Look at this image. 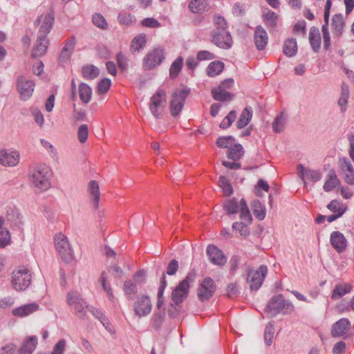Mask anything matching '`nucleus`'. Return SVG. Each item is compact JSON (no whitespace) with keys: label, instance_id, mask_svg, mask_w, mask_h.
<instances>
[{"label":"nucleus","instance_id":"1","mask_svg":"<svg viewBox=\"0 0 354 354\" xmlns=\"http://www.w3.org/2000/svg\"><path fill=\"white\" fill-rule=\"evenodd\" d=\"M51 174V170L46 165H37L30 171V180L35 187L44 191L50 187Z\"/></svg>","mask_w":354,"mask_h":354},{"label":"nucleus","instance_id":"2","mask_svg":"<svg viewBox=\"0 0 354 354\" xmlns=\"http://www.w3.org/2000/svg\"><path fill=\"white\" fill-rule=\"evenodd\" d=\"M294 310L293 304L288 300H286L281 294L272 297L266 308V311L270 313L272 317L279 313L289 315Z\"/></svg>","mask_w":354,"mask_h":354},{"label":"nucleus","instance_id":"3","mask_svg":"<svg viewBox=\"0 0 354 354\" xmlns=\"http://www.w3.org/2000/svg\"><path fill=\"white\" fill-rule=\"evenodd\" d=\"M223 208L227 215L236 214L239 212L241 220L248 223H251L252 221L250 212L244 198H241L239 202L236 198L227 200L223 203Z\"/></svg>","mask_w":354,"mask_h":354},{"label":"nucleus","instance_id":"4","mask_svg":"<svg viewBox=\"0 0 354 354\" xmlns=\"http://www.w3.org/2000/svg\"><path fill=\"white\" fill-rule=\"evenodd\" d=\"M196 274L195 271L189 272L171 292V299L176 304H181L189 294V283L194 281Z\"/></svg>","mask_w":354,"mask_h":354},{"label":"nucleus","instance_id":"5","mask_svg":"<svg viewBox=\"0 0 354 354\" xmlns=\"http://www.w3.org/2000/svg\"><path fill=\"white\" fill-rule=\"evenodd\" d=\"M54 241L61 259L66 263H71L74 259V253L68 238L62 233H58L55 234Z\"/></svg>","mask_w":354,"mask_h":354},{"label":"nucleus","instance_id":"6","mask_svg":"<svg viewBox=\"0 0 354 354\" xmlns=\"http://www.w3.org/2000/svg\"><path fill=\"white\" fill-rule=\"evenodd\" d=\"M31 281L32 274L25 267H21L12 272L11 283L12 288L17 291H24L27 289L30 285Z\"/></svg>","mask_w":354,"mask_h":354},{"label":"nucleus","instance_id":"7","mask_svg":"<svg viewBox=\"0 0 354 354\" xmlns=\"http://www.w3.org/2000/svg\"><path fill=\"white\" fill-rule=\"evenodd\" d=\"M191 89L187 86H183L180 88H177L171 95V100L170 102V112L173 117H177L180 115L185 100L189 95Z\"/></svg>","mask_w":354,"mask_h":354},{"label":"nucleus","instance_id":"8","mask_svg":"<svg viewBox=\"0 0 354 354\" xmlns=\"http://www.w3.org/2000/svg\"><path fill=\"white\" fill-rule=\"evenodd\" d=\"M167 102L166 92L161 88L156 91L151 98L149 103V110L151 114L156 118H162Z\"/></svg>","mask_w":354,"mask_h":354},{"label":"nucleus","instance_id":"9","mask_svg":"<svg viewBox=\"0 0 354 354\" xmlns=\"http://www.w3.org/2000/svg\"><path fill=\"white\" fill-rule=\"evenodd\" d=\"M268 268L261 265L257 270H250L248 272L247 283L251 290L257 291L262 286L267 275Z\"/></svg>","mask_w":354,"mask_h":354},{"label":"nucleus","instance_id":"10","mask_svg":"<svg viewBox=\"0 0 354 354\" xmlns=\"http://www.w3.org/2000/svg\"><path fill=\"white\" fill-rule=\"evenodd\" d=\"M16 87L20 99L26 101L32 95L35 89V82L24 75H21L17 77Z\"/></svg>","mask_w":354,"mask_h":354},{"label":"nucleus","instance_id":"11","mask_svg":"<svg viewBox=\"0 0 354 354\" xmlns=\"http://www.w3.org/2000/svg\"><path fill=\"white\" fill-rule=\"evenodd\" d=\"M152 303L150 297L146 295H140L136 297L133 304V311L138 317L149 315L152 310Z\"/></svg>","mask_w":354,"mask_h":354},{"label":"nucleus","instance_id":"12","mask_svg":"<svg viewBox=\"0 0 354 354\" xmlns=\"http://www.w3.org/2000/svg\"><path fill=\"white\" fill-rule=\"evenodd\" d=\"M165 59L164 50L160 48L153 49L143 58V68L151 70L159 66Z\"/></svg>","mask_w":354,"mask_h":354},{"label":"nucleus","instance_id":"13","mask_svg":"<svg viewBox=\"0 0 354 354\" xmlns=\"http://www.w3.org/2000/svg\"><path fill=\"white\" fill-rule=\"evenodd\" d=\"M216 290V286L214 281L210 277H206L199 285L197 297L201 301H207L213 296Z\"/></svg>","mask_w":354,"mask_h":354},{"label":"nucleus","instance_id":"14","mask_svg":"<svg viewBox=\"0 0 354 354\" xmlns=\"http://www.w3.org/2000/svg\"><path fill=\"white\" fill-rule=\"evenodd\" d=\"M211 41L217 47L222 49H230L233 44V39L228 30L212 31Z\"/></svg>","mask_w":354,"mask_h":354},{"label":"nucleus","instance_id":"15","mask_svg":"<svg viewBox=\"0 0 354 354\" xmlns=\"http://www.w3.org/2000/svg\"><path fill=\"white\" fill-rule=\"evenodd\" d=\"M206 253L209 261L214 265L223 266L227 262V257L223 252L214 245H209Z\"/></svg>","mask_w":354,"mask_h":354},{"label":"nucleus","instance_id":"16","mask_svg":"<svg viewBox=\"0 0 354 354\" xmlns=\"http://www.w3.org/2000/svg\"><path fill=\"white\" fill-rule=\"evenodd\" d=\"M42 17H44V19L37 32V35L41 37H46L48 34L50 32L54 24L55 14L53 10L51 9L50 12H48L44 16H40L37 19V21H39Z\"/></svg>","mask_w":354,"mask_h":354},{"label":"nucleus","instance_id":"17","mask_svg":"<svg viewBox=\"0 0 354 354\" xmlns=\"http://www.w3.org/2000/svg\"><path fill=\"white\" fill-rule=\"evenodd\" d=\"M19 153L17 151L0 150V164L5 167L16 166L19 162Z\"/></svg>","mask_w":354,"mask_h":354},{"label":"nucleus","instance_id":"18","mask_svg":"<svg viewBox=\"0 0 354 354\" xmlns=\"http://www.w3.org/2000/svg\"><path fill=\"white\" fill-rule=\"evenodd\" d=\"M330 243L338 253L344 252L347 248V241L344 235L339 231H334L330 234Z\"/></svg>","mask_w":354,"mask_h":354},{"label":"nucleus","instance_id":"19","mask_svg":"<svg viewBox=\"0 0 354 354\" xmlns=\"http://www.w3.org/2000/svg\"><path fill=\"white\" fill-rule=\"evenodd\" d=\"M351 323L346 318H342L333 324L331 329V335L333 337H339L345 335L350 329Z\"/></svg>","mask_w":354,"mask_h":354},{"label":"nucleus","instance_id":"20","mask_svg":"<svg viewBox=\"0 0 354 354\" xmlns=\"http://www.w3.org/2000/svg\"><path fill=\"white\" fill-rule=\"evenodd\" d=\"M254 40L255 46L259 50H262L266 48L268 41V36L267 32L261 26L256 27Z\"/></svg>","mask_w":354,"mask_h":354},{"label":"nucleus","instance_id":"21","mask_svg":"<svg viewBox=\"0 0 354 354\" xmlns=\"http://www.w3.org/2000/svg\"><path fill=\"white\" fill-rule=\"evenodd\" d=\"M39 305L37 303H30L22 305L12 310V315L15 317H24L39 310Z\"/></svg>","mask_w":354,"mask_h":354},{"label":"nucleus","instance_id":"22","mask_svg":"<svg viewBox=\"0 0 354 354\" xmlns=\"http://www.w3.org/2000/svg\"><path fill=\"white\" fill-rule=\"evenodd\" d=\"M49 45V41L46 37L37 35L36 46L33 48L31 56L32 57H39L44 55Z\"/></svg>","mask_w":354,"mask_h":354},{"label":"nucleus","instance_id":"23","mask_svg":"<svg viewBox=\"0 0 354 354\" xmlns=\"http://www.w3.org/2000/svg\"><path fill=\"white\" fill-rule=\"evenodd\" d=\"M345 22L343 15L341 13L335 14L332 17L331 28L334 36L340 37L344 31Z\"/></svg>","mask_w":354,"mask_h":354},{"label":"nucleus","instance_id":"24","mask_svg":"<svg viewBox=\"0 0 354 354\" xmlns=\"http://www.w3.org/2000/svg\"><path fill=\"white\" fill-rule=\"evenodd\" d=\"M37 345L36 336H29L22 343L18 351V354H32Z\"/></svg>","mask_w":354,"mask_h":354},{"label":"nucleus","instance_id":"25","mask_svg":"<svg viewBox=\"0 0 354 354\" xmlns=\"http://www.w3.org/2000/svg\"><path fill=\"white\" fill-rule=\"evenodd\" d=\"M309 41L313 50L317 53L320 49L321 36L319 29L315 26H313L310 29Z\"/></svg>","mask_w":354,"mask_h":354},{"label":"nucleus","instance_id":"26","mask_svg":"<svg viewBox=\"0 0 354 354\" xmlns=\"http://www.w3.org/2000/svg\"><path fill=\"white\" fill-rule=\"evenodd\" d=\"M253 115V110L251 106H246L241 112L236 122V127L239 129L245 127L250 122Z\"/></svg>","mask_w":354,"mask_h":354},{"label":"nucleus","instance_id":"27","mask_svg":"<svg viewBox=\"0 0 354 354\" xmlns=\"http://www.w3.org/2000/svg\"><path fill=\"white\" fill-rule=\"evenodd\" d=\"M80 99L84 104H88L92 97V88L86 83L82 82L78 87Z\"/></svg>","mask_w":354,"mask_h":354},{"label":"nucleus","instance_id":"28","mask_svg":"<svg viewBox=\"0 0 354 354\" xmlns=\"http://www.w3.org/2000/svg\"><path fill=\"white\" fill-rule=\"evenodd\" d=\"M352 287L348 283L337 284L331 294V299L333 300L339 299L347 293L350 292Z\"/></svg>","mask_w":354,"mask_h":354},{"label":"nucleus","instance_id":"29","mask_svg":"<svg viewBox=\"0 0 354 354\" xmlns=\"http://www.w3.org/2000/svg\"><path fill=\"white\" fill-rule=\"evenodd\" d=\"M88 192L93 197V203L95 209H97L100 202V187L97 181L93 180L88 183Z\"/></svg>","mask_w":354,"mask_h":354},{"label":"nucleus","instance_id":"30","mask_svg":"<svg viewBox=\"0 0 354 354\" xmlns=\"http://www.w3.org/2000/svg\"><path fill=\"white\" fill-rule=\"evenodd\" d=\"M212 95L214 100L219 102L231 101L234 97V94L218 88H213Z\"/></svg>","mask_w":354,"mask_h":354},{"label":"nucleus","instance_id":"31","mask_svg":"<svg viewBox=\"0 0 354 354\" xmlns=\"http://www.w3.org/2000/svg\"><path fill=\"white\" fill-rule=\"evenodd\" d=\"M6 220L13 225H18L21 223V216L19 210L15 207L9 206L6 210Z\"/></svg>","mask_w":354,"mask_h":354},{"label":"nucleus","instance_id":"32","mask_svg":"<svg viewBox=\"0 0 354 354\" xmlns=\"http://www.w3.org/2000/svg\"><path fill=\"white\" fill-rule=\"evenodd\" d=\"M99 73L98 68L92 64L86 65L82 68V75L86 80H94L99 75Z\"/></svg>","mask_w":354,"mask_h":354},{"label":"nucleus","instance_id":"33","mask_svg":"<svg viewBox=\"0 0 354 354\" xmlns=\"http://www.w3.org/2000/svg\"><path fill=\"white\" fill-rule=\"evenodd\" d=\"M208 0H191L189 8L193 13H201L208 7Z\"/></svg>","mask_w":354,"mask_h":354},{"label":"nucleus","instance_id":"34","mask_svg":"<svg viewBox=\"0 0 354 354\" xmlns=\"http://www.w3.org/2000/svg\"><path fill=\"white\" fill-rule=\"evenodd\" d=\"M283 53L288 57H293L297 52V41L294 38L286 40L283 44Z\"/></svg>","mask_w":354,"mask_h":354},{"label":"nucleus","instance_id":"35","mask_svg":"<svg viewBox=\"0 0 354 354\" xmlns=\"http://www.w3.org/2000/svg\"><path fill=\"white\" fill-rule=\"evenodd\" d=\"M224 66V63L221 61L212 62L207 68V75L209 77L218 75L223 71Z\"/></svg>","mask_w":354,"mask_h":354},{"label":"nucleus","instance_id":"36","mask_svg":"<svg viewBox=\"0 0 354 354\" xmlns=\"http://www.w3.org/2000/svg\"><path fill=\"white\" fill-rule=\"evenodd\" d=\"M244 154V150L241 144H234L228 149L227 158L234 161L239 160Z\"/></svg>","mask_w":354,"mask_h":354},{"label":"nucleus","instance_id":"37","mask_svg":"<svg viewBox=\"0 0 354 354\" xmlns=\"http://www.w3.org/2000/svg\"><path fill=\"white\" fill-rule=\"evenodd\" d=\"M88 310L96 319H97L101 322V324L106 330H109L110 322L108 318L100 309L93 306H90Z\"/></svg>","mask_w":354,"mask_h":354},{"label":"nucleus","instance_id":"38","mask_svg":"<svg viewBox=\"0 0 354 354\" xmlns=\"http://www.w3.org/2000/svg\"><path fill=\"white\" fill-rule=\"evenodd\" d=\"M183 64L182 57H177L171 64L169 68V76L171 79H175L180 72Z\"/></svg>","mask_w":354,"mask_h":354},{"label":"nucleus","instance_id":"39","mask_svg":"<svg viewBox=\"0 0 354 354\" xmlns=\"http://www.w3.org/2000/svg\"><path fill=\"white\" fill-rule=\"evenodd\" d=\"M235 144V138L232 136H220L216 141V145L221 149H230Z\"/></svg>","mask_w":354,"mask_h":354},{"label":"nucleus","instance_id":"40","mask_svg":"<svg viewBox=\"0 0 354 354\" xmlns=\"http://www.w3.org/2000/svg\"><path fill=\"white\" fill-rule=\"evenodd\" d=\"M339 179L337 178L335 173L334 171H330L328 175V179L326 180L323 188L327 192H330L336 187L339 184Z\"/></svg>","mask_w":354,"mask_h":354},{"label":"nucleus","instance_id":"41","mask_svg":"<svg viewBox=\"0 0 354 354\" xmlns=\"http://www.w3.org/2000/svg\"><path fill=\"white\" fill-rule=\"evenodd\" d=\"M214 28L212 31H223L227 30V24L225 19L219 15L214 16L212 19Z\"/></svg>","mask_w":354,"mask_h":354},{"label":"nucleus","instance_id":"42","mask_svg":"<svg viewBox=\"0 0 354 354\" xmlns=\"http://www.w3.org/2000/svg\"><path fill=\"white\" fill-rule=\"evenodd\" d=\"M147 42L145 34H140L135 37L131 44V48L133 51H139L144 48Z\"/></svg>","mask_w":354,"mask_h":354},{"label":"nucleus","instance_id":"43","mask_svg":"<svg viewBox=\"0 0 354 354\" xmlns=\"http://www.w3.org/2000/svg\"><path fill=\"white\" fill-rule=\"evenodd\" d=\"M254 216L260 221L266 217V207L259 201H256L252 205Z\"/></svg>","mask_w":354,"mask_h":354},{"label":"nucleus","instance_id":"44","mask_svg":"<svg viewBox=\"0 0 354 354\" xmlns=\"http://www.w3.org/2000/svg\"><path fill=\"white\" fill-rule=\"evenodd\" d=\"M218 185L222 189L224 196H228L233 193L232 187L225 176H221L219 177Z\"/></svg>","mask_w":354,"mask_h":354},{"label":"nucleus","instance_id":"45","mask_svg":"<svg viewBox=\"0 0 354 354\" xmlns=\"http://www.w3.org/2000/svg\"><path fill=\"white\" fill-rule=\"evenodd\" d=\"M84 299L77 291H70L66 296V301L68 306L73 308L77 304L81 302Z\"/></svg>","mask_w":354,"mask_h":354},{"label":"nucleus","instance_id":"46","mask_svg":"<svg viewBox=\"0 0 354 354\" xmlns=\"http://www.w3.org/2000/svg\"><path fill=\"white\" fill-rule=\"evenodd\" d=\"M90 306L86 304L85 300H82L81 302L77 304L75 306L73 307L75 314L78 317V318L81 319H86V308L89 310Z\"/></svg>","mask_w":354,"mask_h":354},{"label":"nucleus","instance_id":"47","mask_svg":"<svg viewBox=\"0 0 354 354\" xmlns=\"http://www.w3.org/2000/svg\"><path fill=\"white\" fill-rule=\"evenodd\" d=\"M164 319L165 313L159 311L154 313L151 319V327L156 330H158L161 327Z\"/></svg>","mask_w":354,"mask_h":354},{"label":"nucleus","instance_id":"48","mask_svg":"<svg viewBox=\"0 0 354 354\" xmlns=\"http://www.w3.org/2000/svg\"><path fill=\"white\" fill-rule=\"evenodd\" d=\"M248 222H234L232 224V229L237 231L241 236H246L250 234V230L248 227Z\"/></svg>","mask_w":354,"mask_h":354},{"label":"nucleus","instance_id":"49","mask_svg":"<svg viewBox=\"0 0 354 354\" xmlns=\"http://www.w3.org/2000/svg\"><path fill=\"white\" fill-rule=\"evenodd\" d=\"M138 285L131 279L126 280L124 282V292L128 297L136 295L138 292Z\"/></svg>","mask_w":354,"mask_h":354},{"label":"nucleus","instance_id":"50","mask_svg":"<svg viewBox=\"0 0 354 354\" xmlns=\"http://www.w3.org/2000/svg\"><path fill=\"white\" fill-rule=\"evenodd\" d=\"M274 334V327L272 323H268L264 330V341L268 346L272 343V339Z\"/></svg>","mask_w":354,"mask_h":354},{"label":"nucleus","instance_id":"51","mask_svg":"<svg viewBox=\"0 0 354 354\" xmlns=\"http://www.w3.org/2000/svg\"><path fill=\"white\" fill-rule=\"evenodd\" d=\"M277 18L278 17L277 14L273 11L270 10L264 15V19L266 26L272 29H274L276 27Z\"/></svg>","mask_w":354,"mask_h":354},{"label":"nucleus","instance_id":"52","mask_svg":"<svg viewBox=\"0 0 354 354\" xmlns=\"http://www.w3.org/2000/svg\"><path fill=\"white\" fill-rule=\"evenodd\" d=\"M93 23L95 26L98 28L106 30L108 28V24L104 17L100 13H95L93 15L92 18Z\"/></svg>","mask_w":354,"mask_h":354},{"label":"nucleus","instance_id":"53","mask_svg":"<svg viewBox=\"0 0 354 354\" xmlns=\"http://www.w3.org/2000/svg\"><path fill=\"white\" fill-rule=\"evenodd\" d=\"M327 208L333 212L334 214H339L342 212V215L346 212V208L343 205L337 201L333 200L330 203L328 204Z\"/></svg>","mask_w":354,"mask_h":354},{"label":"nucleus","instance_id":"54","mask_svg":"<svg viewBox=\"0 0 354 354\" xmlns=\"http://www.w3.org/2000/svg\"><path fill=\"white\" fill-rule=\"evenodd\" d=\"M66 342L65 339H62L59 340L54 346L52 352L50 354H64L66 350ZM37 354H49L48 353H37Z\"/></svg>","mask_w":354,"mask_h":354},{"label":"nucleus","instance_id":"55","mask_svg":"<svg viewBox=\"0 0 354 354\" xmlns=\"http://www.w3.org/2000/svg\"><path fill=\"white\" fill-rule=\"evenodd\" d=\"M147 272L140 269L138 270L133 276V281L138 285L141 286L146 282Z\"/></svg>","mask_w":354,"mask_h":354},{"label":"nucleus","instance_id":"56","mask_svg":"<svg viewBox=\"0 0 354 354\" xmlns=\"http://www.w3.org/2000/svg\"><path fill=\"white\" fill-rule=\"evenodd\" d=\"M88 128L87 124H81L78 128L77 138L80 143H84L88 139Z\"/></svg>","mask_w":354,"mask_h":354},{"label":"nucleus","instance_id":"57","mask_svg":"<svg viewBox=\"0 0 354 354\" xmlns=\"http://www.w3.org/2000/svg\"><path fill=\"white\" fill-rule=\"evenodd\" d=\"M285 125V118L282 114L278 115L272 124L273 131L276 133H280L283 130Z\"/></svg>","mask_w":354,"mask_h":354},{"label":"nucleus","instance_id":"58","mask_svg":"<svg viewBox=\"0 0 354 354\" xmlns=\"http://www.w3.org/2000/svg\"><path fill=\"white\" fill-rule=\"evenodd\" d=\"M118 19L120 24L123 25H129L136 21V19L133 16L124 12L119 13Z\"/></svg>","mask_w":354,"mask_h":354},{"label":"nucleus","instance_id":"59","mask_svg":"<svg viewBox=\"0 0 354 354\" xmlns=\"http://www.w3.org/2000/svg\"><path fill=\"white\" fill-rule=\"evenodd\" d=\"M111 81L109 78H104L97 84V92L103 94L106 93L110 88Z\"/></svg>","mask_w":354,"mask_h":354},{"label":"nucleus","instance_id":"60","mask_svg":"<svg viewBox=\"0 0 354 354\" xmlns=\"http://www.w3.org/2000/svg\"><path fill=\"white\" fill-rule=\"evenodd\" d=\"M339 165L342 172L351 171L354 170L350 160L346 157L339 158Z\"/></svg>","mask_w":354,"mask_h":354},{"label":"nucleus","instance_id":"61","mask_svg":"<svg viewBox=\"0 0 354 354\" xmlns=\"http://www.w3.org/2000/svg\"><path fill=\"white\" fill-rule=\"evenodd\" d=\"M10 243V232L7 230H1L0 231V248H5Z\"/></svg>","mask_w":354,"mask_h":354},{"label":"nucleus","instance_id":"62","mask_svg":"<svg viewBox=\"0 0 354 354\" xmlns=\"http://www.w3.org/2000/svg\"><path fill=\"white\" fill-rule=\"evenodd\" d=\"M241 261L239 255H233L230 261V273L234 275L239 268V264Z\"/></svg>","mask_w":354,"mask_h":354},{"label":"nucleus","instance_id":"63","mask_svg":"<svg viewBox=\"0 0 354 354\" xmlns=\"http://www.w3.org/2000/svg\"><path fill=\"white\" fill-rule=\"evenodd\" d=\"M239 294V288L236 283H230L226 288V295L229 298H235L238 297Z\"/></svg>","mask_w":354,"mask_h":354},{"label":"nucleus","instance_id":"64","mask_svg":"<svg viewBox=\"0 0 354 354\" xmlns=\"http://www.w3.org/2000/svg\"><path fill=\"white\" fill-rule=\"evenodd\" d=\"M40 142L41 145L48 151L50 156L53 158H57V153L56 149L47 140L41 139Z\"/></svg>","mask_w":354,"mask_h":354}]
</instances>
